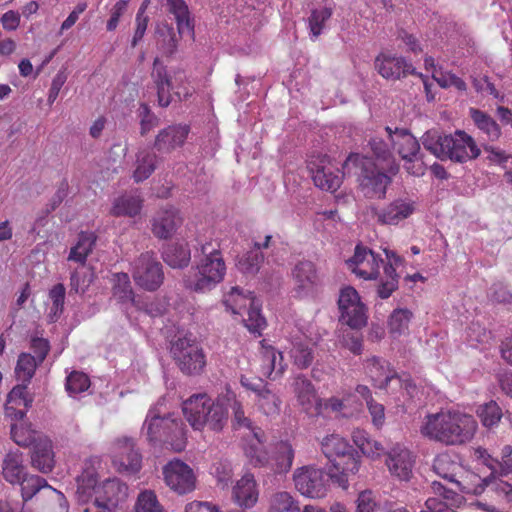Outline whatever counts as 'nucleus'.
Masks as SVG:
<instances>
[{
    "label": "nucleus",
    "mask_w": 512,
    "mask_h": 512,
    "mask_svg": "<svg viewBox=\"0 0 512 512\" xmlns=\"http://www.w3.org/2000/svg\"><path fill=\"white\" fill-rule=\"evenodd\" d=\"M142 457L131 439L119 440L116 444L113 464L120 472L136 473L141 468Z\"/></svg>",
    "instance_id": "obj_23"
},
{
    "label": "nucleus",
    "mask_w": 512,
    "mask_h": 512,
    "mask_svg": "<svg viewBox=\"0 0 512 512\" xmlns=\"http://www.w3.org/2000/svg\"><path fill=\"white\" fill-rule=\"evenodd\" d=\"M256 300L251 292L245 295L238 287H232L224 296L223 304L233 314L242 315V311L250 308Z\"/></svg>",
    "instance_id": "obj_44"
},
{
    "label": "nucleus",
    "mask_w": 512,
    "mask_h": 512,
    "mask_svg": "<svg viewBox=\"0 0 512 512\" xmlns=\"http://www.w3.org/2000/svg\"><path fill=\"white\" fill-rule=\"evenodd\" d=\"M384 361H382L378 357H372L367 360L366 368L370 374V377L373 381L379 383V388H385L388 383L393 378L392 375H389L385 372V367L383 365Z\"/></svg>",
    "instance_id": "obj_56"
},
{
    "label": "nucleus",
    "mask_w": 512,
    "mask_h": 512,
    "mask_svg": "<svg viewBox=\"0 0 512 512\" xmlns=\"http://www.w3.org/2000/svg\"><path fill=\"white\" fill-rule=\"evenodd\" d=\"M169 13L174 15L180 35L194 36V22L184 0H166Z\"/></svg>",
    "instance_id": "obj_38"
},
{
    "label": "nucleus",
    "mask_w": 512,
    "mask_h": 512,
    "mask_svg": "<svg viewBox=\"0 0 512 512\" xmlns=\"http://www.w3.org/2000/svg\"><path fill=\"white\" fill-rule=\"evenodd\" d=\"M54 463L51 441L46 437H38V440L32 448V466L42 473H48L52 471Z\"/></svg>",
    "instance_id": "obj_33"
},
{
    "label": "nucleus",
    "mask_w": 512,
    "mask_h": 512,
    "mask_svg": "<svg viewBox=\"0 0 512 512\" xmlns=\"http://www.w3.org/2000/svg\"><path fill=\"white\" fill-rule=\"evenodd\" d=\"M140 134L145 136L153 128L159 125V118L151 111L150 107L142 103L139 109Z\"/></svg>",
    "instance_id": "obj_61"
},
{
    "label": "nucleus",
    "mask_w": 512,
    "mask_h": 512,
    "mask_svg": "<svg viewBox=\"0 0 512 512\" xmlns=\"http://www.w3.org/2000/svg\"><path fill=\"white\" fill-rule=\"evenodd\" d=\"M321 450L332 465L331 480L346 489L349 476L359 471V455L348 441L338 434L326 436L321 442Z\"/></svg>",
    "instance_id": "obj_4"
},
{
    "label": "nucleus",
    "mask_w": 512,
    "mask_h": 512,
    "mask_svg": "<svg viewBox=\"0 0 512 512\" xmlns=\"http://www.w3.org/2000/svg\"><path fill=\"white\" fill-rule=\"evenodd\" d=\"M171 354L179 369L186 375H199L206 366V356L195 339L184 336L171 346Z\"/></svg>",
    "instance_id": "obj_10"
},
{
    "label": "nucleus",
    "mask_w": 512,
    "mask_h": 512,
    "mask_svg": "<svg viewBox=\"0 0 512 512\" xmlns=\"http://www.w3.org/2000/svg\"><path fill=\"white\" fill-rule=\"evenodd\" d=\"M293 392L302 410L310 416H320L322 399L318 397L312 382L303 375H298L292 383Z\"/></svg>",
    "instance_id": "obj_18"
},
{
    "label": "nucleus",
    "mask_w": 512,
    "mask_h": 512,
    "mask_svg": "<svg viewBox=\"0 0 512 512\" xmlns=\"http://www.w3.org/2000/svg\"><path fill=\"white\" fill-rule=\"evenodd\" d=\"M232 498L242 508L255 506L259 498V491L252 474L247 473L236 482L232 489Z\"/></svg>",
    "instance_id": "obj_29"
},
{
    "label": "nucleus",
    "mask_w": 512,
    "mask_h": 512,
    "mask_svg": "<svg viewBox=\"0 0 512 512\" xmlns=\"http://www.w3.org/2000/svg\"><path fill=\"white\" fill-rule=\"evenodd\" d=\"M179 211L170 206L161 209L153 220L152 231L160 239L170 238L181 225Z\"/></svg>",
    "instance_id": "obj_30"
},
{
    "label": "nucleus",
    "mask_w": 512,
    "mask_h": 512,
    "mask_svg": "<svg viewBox=\"0 0 512 512\" xmlns=\"http://www.w3.org/2000/svg\"><path fill=\"white\" fill-rule=\"evenodd\" d=\"M17 484L21 487V498L24 502L27 503L39 494V497L46 501L42 505L43 512H69L65 495L51 487L44 478L26 474Z\"/></svg>",
    "instance_id": "obj_9"
},
{
    "label": "nucleus",
    "mask_w": 512,
    "mask_h": 512,
    "mask_svg": "<svg viewBox=\"0 0 512 512\" xmlns=\"http://www.w3.org/2000/svg\"><path fill=\"white\" fill-rule=\"evenodd\" d=\"M375 68L385 79L397 80L414 73L412 64L405 58L382 52L375 59Z\"/></svg>",
    "instance_id": "obj_21"
},
{
    "label": "nucleus",
    "mask_w": 512,
    "mask_h": 512,
    "mask_svg": "<svg viewBox=\"0 0 512 512\" xmlns=\"http://www.w3.org/2000/svg\"><path fill=\"white\" fill-rule=\"evenodd\" d=\"M341 344L355 355H360L363 351V341L360 335L354 332H344L341 338Z\"/></svg>",
    "instance_id": "obj_64"
},
{
    "label": "nucleus",
    "mask_w": 512,
    "mask_h": 512,
    "mask_svg": "<svg viewBox=\"0 0 512 512\" xmlns=\"http://www.w3.org/2000/svg\"><path fill=\"white\" fill-rule=\"evenodd\" d=\"M226 402H228V409L231 410V425L234 430H253L260 429L254 426L250 415L247 414L243 402L238 398L234 391L226 388Z\"/></svg>",
    "instance_id": "obj_32"
},
{
    "label": "nucleus",
    "mask_w": 512,
    "mask_h": 512,
    "mask_svg": "<svg viewBox=\"0 0 512 512\" xmlns=\"http://www.w3.org/2000/svg\"><path fill=\"white\" fill-rule=\"evenodd\" d=\"M144 425L149 442L169 446L175 452L185 449L187 437L181 419L173 418L171 415L160 417L154 410H149Z\"/></svg>",
    "instance_id": "obj_6"
},
{
    "label": "nucleus",
    "mask_w": 512,
    "mask_h": 512,
    "mask_svg": "<svg viewBox=\"0 0 512 512\" xmlns=\"http://www.w3.org/2000/svg\"><path fill=\"white\" fill-rule=\"evenodd\" d=\"M412 312L408 309H395L389 317V332L394 336H400L409 328Z\"/></svg>",
    "instance_id": "obj_53"
},
{
    "label": "nucleus",
    "mask_w": 512,
    "mask_h": 512,
    "mask_svg": "<svg viewBox=\"0 0 512 512\" xmlns=\"http://www.w3.org/2000/svg\"><path fill=\"white\" fill-rule=\"evenodd\" d=\"M477 428L478 423L472 415L456 410H441L425 416L420 433L445 446H459L469 443Z\"/></svg>",
    "instance_id": "obj_1"
},
{
    "label": "nucleus",
    "mask_w": 512,
    "mask_h": 512,
    "mask_svg": "<svg viewBox=\"0 0 512 512\" xmlns=\"http://www.w3.org/2000/svg\"><path fill=\"white\" fill-rule=\"evenodd\" d=\"M330 474L314 466L297 468L293 475L294 485L298 492L310 498H323L329 487Z\"/></svg>",
    "instance_id": "obj_12"
},
{
    "label": "nucleus",
    "mask_w": 512,
    "mask_h": 512,
    "mask_svg": "<svg viewBox=\"0 0 512 512\" xmlns=\"http://www.w3.org/2000/svg\"><path fill=\"white\" fill-rule=\"evenodd\" d=\"M2 474L6 481L16 484L27 474L23 454L16 450L8 452L2 463Z\"/></svg>",
    "instance_id": "obj_39"
},
{
    "label": "nucleus",
    "mask_w": 512,
    "mask_h": 512,
    "mask_svg": "<svg viewBox=\"0 0 512 512\" xmlns=\"http://www.w3.org/2000/svg\"><path fill=\"white\" fill-rule=\"evenodd\" d=\"M226 265L219 244L206 242L201 246V257L196 268L183 278L186 289L197 293L211 291L225 276Z\"/></svg>",
    "instance_id": "obj_3"
},
{
    "label": "nucleus",
    "mask_w": 512,
    "mask_h": 512,
    "mask_svg": "<svg viewBox=\"0 0 512 512\" xmlns=\"http://www.w3.org/2000/svg\"><path fill=\"white\" fill-rule=\"evenodd\" d=\"M416 209V203L410 198H397L377 213L378 222L397 225L410 217Z\"/></svg>",
    "instance_id": "obj_24"
},
{
    "label": "nucleus",
    "mask_w": 512,
    "mask_h": 512,
    "mask_svg": "<svg viewBox=\"0 0 512 512\" xmlns=\"http://www.w3.org/2000/svg\"><path fill=\"white\" fill-rule=\"evenodd\" d=\"M166 485L174 492L183 495L194 490L196 477L192 468L180 460H172L163 467Z\"/></svg>",
    "instance_id": "obj_15"
},
{
    "label": "nucleus",
    "mask_w": 512,
    "mask_h": 512,
    "mask_svg": "<svg viewBox=\"0 0 512 512\" xmlns=\"http://www.w3.org/2000/svg\"><path fill=\"white\" fill-rule=\"evenodd\" d=\"M253 437L246 445L244 452L249 463L254 467L268 468L270 455L264 448L266 435L262 429L253 430Z\"/></svg>",
    "instance_id": "obj_31"
},
{
    "label": "nucleus",
    "mask_w": 512,
    "mask_h": 512,
    "mask_svg": "<svg viewBox=\"0 0 512 512\" xmlns=\"http://www.w3.org/2000/svg\"><path fill=\"white\" fill-rule=\"evenodd\" d=\"M268 512H301L299 502L286 491L273 493L268 500Z\"/></svg>",
    "instance_id": "obj_46"
},
{
    "label": "nucleus",
    "mask_w": 512,
    "mask_h": 512,
    "mask_svg": "<svg viewBox=\"0 0 512 512\" xmlns=\"http://www.w3.org/2000/svg\"><path fill=\"white\" fill-rule=\"evenodd\" d=\"M289 355L293 364L298 369L308 368L314 359L312 348L310 347L309 341L306 339H294L291 342Z\"/></svg>",
    "instance_id": "obj_45"
},
{
    "label": "nucleus",
    "mask_w": 512,
    "mask_h": 512,
    "mask_svg": "<svg viewBox=\"0 0 512 512\" xmlns=\"http://www.w3.org/2000/svg\"><path fill=\"white\" fill-rule=\"evenodd\" d=\"M424 148L440 160L464 163L480 155L475 140L465 131L457 130L454 134L441 135L429 130L422 136Z\"/></svg>",
    "instance_id": "obj_2"
},
{
    "label": "nucleus",
    "mask_w": 512,
    "mask_h": 512,
    "mask_svg": "<svg viewBox=\"0 0 512 512\" xmlns=\"http://www.w3.org/2000/svg\"><path fill=\"white\" fill-rule=\"evenodd\" d=\"M33 398L29 395L26 385L15 386L7 396L5 415L11 420H22L31 407Z\"/></svg>",
    "instance_id": "obj_26"
},
{
    "label": "nucleus",
    "mask_w": 512,
    "mask_h": 512,
    "mask_svg": "<svg viewBox=\"0 0 512 512\" xmlns=\"http://www.w3.org/2000/svg\"><path fill=\"white\" fill-rule=\"evenodd\" d=\"M368 145L375 159L382 165V169L391 175H396L399 171V164L393 156L390 142L387 143L383 138L375 136L369 140Z\"/></svg>",
    "instance_id": "obj_35"
},
{
    "label": "nucleus",
    "mask_w": 512,
    "mask_h": 512,
    "mask_svg": "<svg viewBox=\"0 0 512 512\" xmlns=\"http://www.w3.org/2000/svg\"><path fill=\"white\" fill-rule=\"evenodd\" d=\"M432 467L439 477L467 494H480L484 486L489 485L488 479H482L479 475L466 470L455 456L449 453L438 454Z\"/></svg>",
    "instance_id": "obj_5"
},
{
    "label": "nucleus",
    "mask_w": 512,
    "mask_h": 512,
    "mask_svg": "<svg viewBox=\"0 0 512 512\" xmlns=\"http://www.w3.org/2000/svg\"><path fill=\"white\" fill-rule=\"evenodd\" d=\"M41 363L29 353H21L18 356L15 367V374L18 380L22 381V385H28L33 378L37 367Z\"/></svg>",
    "instance_id": "obj_48"
},
{
    "label": "nucleus",
    "mask_w": 512,
    "mask_h": 512,
    "mask_svg": "<svg viewBox=\"0 0 512 512\" xmlns=\"http://www.w3.org/2000/svg\"><path fill=\"white\" fill-rule=\"evenodd\" d=\"M191 259V251L187 243L168 244L163 251V260L172 268H183Z\"/></svg>",
    "instance_id": "obj_43"
},
{
    "label": "nucleus",
    "mask_w": 512,
    "mask_h": 512,
    "mask_svg": "<svg viewBox=\"0 0 512 512\" xmlns=\"http://www.w3.org/2000/svg\"><path fill=\"white\" fill-rule=\"evenodd\" d=\"M211 398L205 394H195L183 402L182 410L186 420L194 430H202Z\"/></svg>",
    "instance_id": "obj_25"
},
{
    "label": "nucleus",
    "mask_w": 512,
    "mask_h": 512,
    "mask_svg": "<svg viewBox=\"0 0 512 512\" xmlns=\"http://www.w3.org/2000/svg\"><path fill=\"white\" fill-rule=\"evenodd\" d=\"M294 449L289 441H279L274 445L268 469L275 474L287 473L293 464Z\"/></svg>",
    "instance_id": "obj_34"
},
{
    "label": "nucleus",
    "mask_w": 512,
    "mask_h": 512,
    "mask_svg": "<svg viewBox=\"0 0 512 512\" xmlns=\"http://www.w3.org/2000/svg\"><path fill=\"white\" fill-rule=\"evenodd\" d=\"M143 206V199L139 195L125 194L115 199L111 208V215L115 217L138 215Z\"/></svg>",
    "instance_id": "obj_41"
},
{
    "label": "nucleus",
    "mask_w": 512,
    "mask_h": 512,
    "mask_svg": "<svg viewBox=\"0 0 512 512\" xmlns=\"http://www.w3.org/2000/svg\"><path fill=\"white\" fill-rule=\"evenodd\" d=\"M350 166L360 168L358 175L359 188L362 194L369 199H381L386 195L387 187L391 184V174L381 171L373 160L358 153L350 154L343 164V169Z\"/></svg>",
    "instance_id": "obj_7"
},
{
    "label": "nucleus",
    "mask_w": 512,
    "mask_h": 512,
    "mask_svg": "<svg viewBox=\"0 0 512 512\" xmlns=\"http://www.w3.org/2000/svg\"><path fill=\"white\" fill-rule=\"evenodd\" d=\"M17 492L14 490L8 493L5 499L0 500V512H33L30 508L26 507V502L15 498Z\"/></svg>",
    "instance_id": "obj_62"
},
{
    "label": "nucleus",
    "mask_w": 512,
    "mask_h": 512,
    "mask_svg": "<svg viewBox=\"0 0 512 512\" xmlns=\"http://www.w3.org/2000/svg\"><path fill=\"white\" fill-rule=\"evenodd\" d=\"M38 437L40 436L34 430H31L23 423L11 424V438L19 446H34L35 442L38 440Z\"/></svg>",
    "instance_id": "obj_54"
},
{
    "label": "nucleus",
    "mask_w": 512,
    "mask_h": 512,
    "mask_svg": "<svg viewBox=\"0 0 512 512\" xmlns=\"http://www.w3.org/2000/svg\"><path fill=\"white\" fill-rule=\"evenodd\" d=\"M415 460L412 452L402 444H395L386 454L385 464L390 474L401 481L412 476Z\"/></svg>",
    "instance_id": "obj_17"
},
{
    "label": "nucleus",
    "mask_w": 512,
    "mask_h": 512,
    "mask_svg": "<svg viewBox=\"0 0 512 512\" xmlns=\"http://www.w3.org/2000/svg\"><path fill=\"white\" fill-rule=\"evenodd\" d=\"M247 314L248 317L244 319L245 326L250 332L260 336L267 323L266 319L261 314V304L258 300L247 309Z\"/></svg>",
    "instance_id": "obj_55"
},
{
    "label": "nucleus",
    "mask_w": 512,
    "mask_h": 512,
    "mask_svg": "<svg viewBox=\"0 0 512 512\" xmlns=\"http://www.w3.org/2000/svg\"><path fill=\"white\" fill-rule=\"evenodd\" d=\"M151 77L157 91L158 104L161 107H168L173 100L171 91L178 100H186L193 94L188 77L182 70L175 71L173 77H170L166 67L159 58L153 62Z\"/></svg>",
    "instance_id": "obj_8"
},
{
    "label": "nucleus",
    "mask_w": 512,
    "mask_h": 512,
    "mask_svg": "<svg viewBox=\"0 0 512 512\" xmlns=\"http://www.w3.org/2000/svg\"><path fill=\"white\" fill-rule=\"evenodd\" d=\"M388 263L383 266L384 277L381 278L377 287V295L381 299L389 298L398 289L399 275L396 273V266L403 263V259L392 251L385 250Z\"/></svg>",
    "instance_id": "obj_28"
},
{
    "label": "nucleus",
    "mask_w": 512,
    "mask_h": 512,
    "mask_svg": "<svg viewBox=\"0 0 512 512\" xmlns=\"http://www.w3.org/2000/svg\"><path fill=\"white\" fill-rule=\"evenodd\" d=\"M340 321L352 329H361L367 323L366 307L355 288L346 286L338 298Z\"/></svg>",
    "instance_id": "obj_13"
},
{
    "label": "nucleus",
    "mask_w": 512,
    "mask_h": 512,
    "mask_svg": "<svg viewBox=\"0 0 512 512\" xmlns=\"http://www.w3.org/2000/svg\"><path fill=\"white\" fill-rule=\"evenodd\" d=\"M433 78L441 88L454 87L458 91L465 92L467 90L466 82L452 72L440 73L433 72Z\"/></svg>",
    "instance_id": "obj_60"
},
{
    "label": "nucleus",
    "mask_w": 512,
    "mask_h": 512,
    "mask_svg": "<svg viewBox=\"0 0 512 512\" xmlns=\"http://www.w3.org/2000/svg\"><path fill=\"white\" fill-rule=\"evenodd\" d=\"M128 497V486L119 479H107L97 490L95 504L112 512Z\"/></svg>",
    "instance_id": "obj_19"
},
{
    "label": "nucleus",
    "mask_w": 512,
    "mask_h": 512,
    "mask_svg": "<svg viewBox=\"0 0 512 512\" xmlns=\"http://www.w3.org/2000/svg\"><path fill=\"white\" fill-rule=\"evenodd\" d=\"M476 413L482 425L488 429L496 427L503 417L502 408L494 400L479 405Z\"/></svg>",
    "instance_id": "obj_47"
},
{
    "label": "nucleus",
    "mask_w": 512,
    "mask_h": 512,
    "mask_svg": "<svg viewBox=\"0 0 512 512\" xmlns=\"http://www.w3.org/2000/svg\"><path fill=\"white\" fill-rule=\"evenodd\" d=\"M190 132L187 124H173L161 129L155 137L154 148L160 153H171L186 142Z\"/></svg>",
    "instance_id": "obj_22"
},
{
    "label": "nucleus",
    "mask_w": 512,
    "mask_h": 512,
    "mask_svg": "<svg viewBox=\"0 0 512 512\" xmlns=\"http://www.w3.org/2000/svg\"><path fill=\"white\" fill-rule=\"evenodd\" d=\"M135 512H166L153 490L141 491L134 505Z\"/></svg>",
    "instance_id": "obj_52"
},
{
    "label": "nucleus",
    "mask_w": 512,
    "mask_h": 512,
    "mask_svg": "<svg viewBox=\"0 0 512 512\" xmlns=\"http://www.w3.org/2000/svg\"><path fill=\"white\" fill-rule=\"evenodd\" d=\"M66 289L61 283L54 285L49 291V299L52 301L50 316L59 317L64 310Z\"/></svg>",
    "instance_id": "obj_59"
},
{
    "label": "nucleus",
    "mask_w": 512,
    "mask_h": 512,
    "mask_svg": "<svg viewBox=\"0 0 512 512\" xmlns=\"http://www.w3.org/2000/svg\"><path fill=\"white\" fill-rule=\"evenodd\" d=\"M307 168L312 175L314 184L320 189L334 192L340 187L342 176L339 170L334 169L330 164L326 155L312 157L307 163Z\"/></svg>",
    "instance_id": "obj_16"
},
{
    "label": "nucleus",
    "mask_w": 512,
    "mask_h": 512,
    "mask_svg": "<svg viewBox=\"0 0 512 512\" xmlns=\"http://www.w3.org/2000/svg\"><path fill=\"white\" fill-rule=\"evenodd\" d=\"M475 456L476 458L481 462V464L487 466L491 473V476H494L495 474H502L503 466H502V460L499 461L498 459L492 457L488 451L482 447H478L475 450Z\"/></svg>",
    "instance_id": "obj_63"
},
{
    "label": "nucleus",
    "mask_w": 512,
    "mask_h": 512,
    "mask_svg": "<svg viewBox=\"0 0 512 512\" xmlns=\"http://www.w3.org/2000/svg\"><path fill=\"white\" fill-rule=\"evenodd\" d=\"M469 116L478 130L486 135L489 141H497L501 136V128L499 124L486 112L470 108Z\"/></svg>",
    "instance_id": "obj_40"
},
{
    "label": "nucleus",
    "mask_w": 512,
    "mask_h": 512,
    "mask_svg": "<svg viewBox=\"0 0 512 512\" xmlns=\"http://www.w3.org/2000/svg\"><path fill=\"white\" fill-rule=\"evenodd\" d=\"M65 387L70 395L79 394L90 387V379L83 372L72 371L66 378Z\"/></svg>",
    "instance_id": "obj_58"
},
{
    "label": "nucleus",
    "mask_w": 512,
    "mask_h": 512,
    "mask_svg": "<svg viewBox=\"0 0 512 512\" xmlns=\"http://www.w3.org/2000/svg\"><path fill=\"white\" fill-rule=\"evenodd\" d=\"M135 283L147 291L157 290L164 281L163 266L153 252H145L132 265Z\"/></svg>",
    "instance_id": "obj_11"
},
{
    "label": "nucleus",
    "mask_w": 512,
    "mask_h": 512,
    "mask_svg": "<svg viewBox=\"0 0 512 512\" xmlns=\"http://www.w3.org/2000/svg\"><path fill=\"white\" fill-rule=\"evenodd\" d=\"M96 240L97 237L93 232H81L77 243L70 249L68 260L84 265L93 251Z\"/></svg>",
    "instance_id": "obj_42"
},
{
    "label": "nucleus",
    "mask_w": 512,
    "mask_h": 512,
    "mask_svg": "<svg viewBox=\"0 0 512 512\" xmlns=\"http://www.w3.org/2000/svg\"><path fill=\"white\" fill-rule=\"evenodd\" d=\"M333 14L332 8L323 7L321 9H313L308 18V27L312 40H316L325 28V23Z\"/></svg>",
    "instance_id": "obj_51"
},
{
    "label": "nucleus",
    "mask_w": 512,
    "mask_h": 512,
    "mask_svg": "<svg viewBox=\"0 0 512 512\" xmlns=\"http://www.w3.org/2000/svg\"><path fill=\"white\" fill-rule=\"evenodd\" d=\"M156 158V155L152 152H139L136 160V169L133 174L135 182L139 183L150 177L156 168Z\"/></svg>",
    "instance_id": "obj_49"
},
{
    "label": "nucleus",
    "mask_w": 512,
    "mask_h": 512,
    "mask_svg": "<svg viewBox=\"0 0 512 512\" xmlns=\"http://www.w3.org/2000/svg\"><path fill=\"white\" fill-rule=\"evenodd\" d=\"M348 268L359 278L375 280L379 276L384 260L372 250L358 244L354 255L346 261Z\"/></svg>",
    "instance_id": "obj_14"
},
{
    "label": "nucleus",
    "mask_w": 512,
    "mask_h": 512,
    "mask_svg": "<svg viewBox=\"0 0 512 512\" xmlns=\"http://www.w3.org/2000/svg\"><path fill=\"white\" fill-rule=\"evenodd\" d=\"M271 236L267 235L263 244L255 243L254 248L238 258L237 267L245 275H255L264 261L262 248H268Z\"/></svg>",
    "instance_id": "obj_37"
},
{
    "label": "nucleus",
    "mask_w": 512,
    "mask_h": 512,
    "mask_svg": "<svg viewBox=\"0 0 512 512\" xmlns=\"http://www.w3.org/2000/svg\"><path fill=\"white\" fill-rule=\"evenodd\" d=\"M113 294L123 302L133 301L134 292L127 273H117L114 275Z\"/></svg>",
    "instance_id": "obj_57"
},
{
    "label": "nucleus",
    "mask_w": 512,
    "mask_h": 512,
    "mask_svg": "<svg viewBox=\"0 0 512 512\" xmlns=\"http://www.w3.org/2000/svg\"><path fill=\"white\" fill-rule=\"evenodd\" d=\"M385 130L390 144L402 159L418 156L420 144L408 130L396 128L392 131L388 126Z\"/></svg>",
    "instance_id": "obj_27"
},
{
    "label": "nucleus",
    "mask_w": 512,
    "mask_h": 512,
    "mask_svg": "<svg viewBox=\"0 0 512 512\" xmlns=\"http://www.w3.org/2000/svg\"><path fill=\"white\" fill-rule=\"evenodd\" d=\"M281 399L267 386L257 396L258 408L267 416L278 415L281 409Z\"/></svg>",
    "instance_id": "obj_50"
},
{
    "label": "nucleus",
    "mask_w": 512,
    "mask_h": 512,
    "mask_svg": "<svg viewBox=\"0 0 512 512\" xmlns=\"http://www.w3.org/2000/svg\"><path fill=\"white\" fill-rule=\"evenodd\" d=\"M294 290L297 297L312 295L319 284L316 265L309 260L300 261L292 270Z\"/></svg>",
    "instance_id": "obj_20"
},
{
    "label": "nucleus",
    "mask_w": 512,
    "mask_h": 512,
    "mask_svg": "<svg viewBox=\"0 0 512 512\" xmlns=\"http://www.w3.org/2000/svg\"><path fill=\"white\" fill-rule=\"evenodd\" d=\"M228 421V402H226V392L217 397L216 400H210L208 411L205 418V425L209 429L220 432Z\"/></svg>",
    "instance_id": "obj_36"
}]
</instances>
